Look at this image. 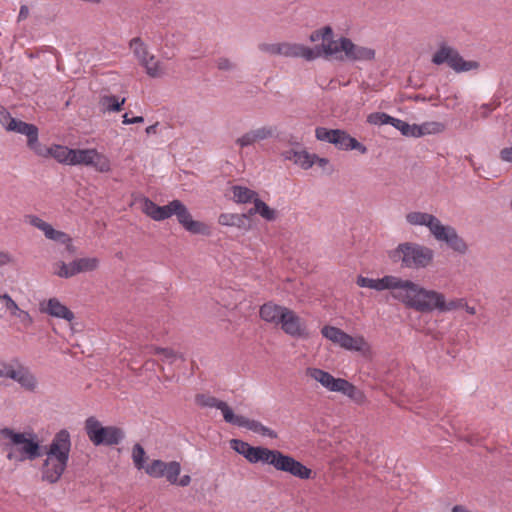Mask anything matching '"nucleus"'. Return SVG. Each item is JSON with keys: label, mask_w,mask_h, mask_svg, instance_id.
I'll return each mask as SVG.
<instances>
[{"label": "nucleus", "mask_w": 512, "mask_h": 512, "mask_svg": "<svg viewBox=\"0 0 512 512\" xmlns=\"http://www.w3.org/2000/svg\"><path fill=\"white\" fill-rule=\"evenodd\" d=\"M70 165L90 166L100 173H107L111 171L110 159L95 148L72 149Z\"/></svg>", "instance_id": "obj_14"}, {"label": "nucleus", "mask_w": 512, "mask_h": 512, "mask_svg": "<svg viewBox=\"0 0 512 512\" xmlns=\"http://www.w3.org/2000/svg\"><path fill=\"white\" fill-rule=\"evenodd\" d=\"M313 160L315 161V163H314V164H316V165L320 166V167H321V168H323V169H325V168H326V166H328V165H329V160H328V159H326V158H320V157H318V156H317V155H315V154H314V159H313Z\"/></svg>", "instance_id": "obj_52"}, {"label": "nucleus", "mask_w": 512, "mask_h": 512, "mask_svg": "<svg viewBox=\"0 0 512 512\" xmlns=\"http://www.w3.org/2000/svg\"><path fill=\"white\" fill-rule=\"evenodd\" d=\"M500 158L502 161L512 163V147L503 148L500 151Z\"/></svg>", "instance_id": "obj_49"}, {"label": "nucleus", "mask_w": 512, "mask_h": 512, "mask_svg": "<svg viewBox=\"0 0 512 512\" xmlns=\"http://www.w3.org/2000/svg\"><path fill=\"white\" fill-rule=\"evenodd\" d=\"M465 309L470 315L476 314L475 307L469 306L462 298L446 300L442 292L422 287L417 312L430 313L433 311L450 312L457 309Z\"/></svg>", "instance_id": "obj_8"}, {"label": "nucleus", "mask_w": 512, "mask_h": 512, "mask_svg": "<svg viewBox=\"0 0 512 512\" xmlns=\"http://www.w3.org/2000/svg\"><path fill=\"white\" fill-rule=\"evenodd\" d=\"M274 128L271 126H263L244 133L235 140V143L241 149L251 146L256 142L268 139L273 136Z\"/></svg>", "instance_id": "obj_24"}, {"label": "nucleus", "mask_w": 512, "mask_h": 512, "mask_svg": "<svg viewBox=\"0 0 512 512\" xmlns=\"http://www.w3.org/2000/svg\"><path fill=\"white\" fill-rule=\"evenodd\" d=\"M247 218V214L222 213L218 217V223L222 226L242 228Z\"/></svg>", "instance_id": "obj_34"}, {"label": "nucleus", "mask_w": 512, "mask_h": 512, "mask_svg": "<svg viewBox=\"0 0 512 512\" xmlns=\"http://www.w3.org/2000/svg\"><path fill=\"white\" fill-rule=\"evenodd\" d=\"M173 215L188 232L201 235L210 234V227L201 221L193 220L189 210L180 200L169 202V218Z\"/></svg>", "instance_id": "obj_16"}, {"label": "nucleus", "mask_w": 512, "mask_h": 512, "mask_svg": "<svg viewBox=\"0 0 512 512\" xmlns=\"http://www.w3.org/2000/svg\"><path fill=\"white\" fill-rule=\"evenodd\" d=\"M166 468V462L162 460H153L150 464L144 467L145 472L154 478L163 477V471Z\"/></svg>", "instance_id": "obj_38"}, {"label": "nucleus", "mask_w": 512, "mask_h": 512, "mask_svg": "<svg viewBox=\"0 0 512 512\" xmlns=\"http://www.w3.org/2000/svg\"><path fill=\"white\" fill-rule=\"evenodd\" d=\"M24 222L43 232L47 239L66 245L68 250L71 249V237L63 231L54 229L52 225L40 217L32 214L25 215Z\"/></svg>", "instance_id": "obj_17"}, {"label": "nucleus", "mask_w": 512, "mask_h": 512, "mask_svg": "<svg viewBox=\"0 0 512 512\" xmlns=\"http://www.w3.org/2000/svg\"><path fill=\"white\" fill-rule=\"evenodd\" d=\"M290 152L291 151H287L286 153H284V158L293 161V154H290Z\"/></svg>", "instance_id": "obj_58"}, {"label": "nucleus", "mask_w": 512, "mask_h": 512, "mask_svg": "<svg viewBox=\"0 0 512 512\" xmlns=\"http://www.w3.org/2000/svg\"><path fill=\"white\" fill-rule=\"evenodd\" d=\"M126 99H119L114 95H104L99 100V105L103 111L119 112L122 110Z\"/></svg>", "instance_id": "obj_33"}, {"label": "nucleus", "mask_w": 512, "mask_h": 512, "mask_svg": "<svg viewBox=\"0 0 512 512\" xmlns=\"http://www.w3.org/2000/svg\"><path fill=\"white\" fill-rule=\"evenodd\" d=\"M231 448L242 455L251 464H266L277 471L288 473L296 478L308 480L312 478V470L290 455L263 446H251L249 443L232 439Z\"/></svg>", "instance_id": "obj_1"}, {"label": "nucleus", "mask_w": 512, "mask_h": 512, "mask_svg": "<svg viewBox=\"0 0 512 512\" xmlns=\"http://www.w3.org/2000/svg\"><path fill=\"white\" fill-rule=\"evenodd\" d=\"M283 332L295 338H308L309 331L307 324L294 310L286 308L279 324Z\"/></svg>", "instance_id": "obj_18"}, {"label": "nucleus", "mask_w": 512, "mask_h": 512, "mask_svg": "<svg viewBox=\"0 0 512 512\" xmlns=\"http://www.w3.org/2000/svg\"><path fill=\"white\" fill-rule=\"evenodd\" d=\"M290 154H293V162L296 165H299L302 169L307 170V169L311 168L315 163V161L313 160L314 154H310L305 150H303V151L291 150Z\"/></svg>", "instance_id": "obj_35"}, {"label": "nucleus", "mask_w": 512, "mask_h": 512, "mask_svg": "<svg viewBox=\"0 0 512 512\" xmlns=\"http://www.w3.org/2000/svg\"><path fill=\"white\" fill-rule=\"evenodd\" d=\"M280 55L294 58L299 57L307 61H311L323 54L321 51V46L319 48L313 49L303 44L283 42L281 43Z\"/></svg>", "instance_id": "obj_21"}, {"label": "nucleus", "mask_w": 512, "mask_h": 512, "mask_svg": "<svg viewBox=\"0 0 512 512\" xmlns=\"http://www.w3.org/2000/svg\"><path fill=\"white\" fill-rule=\"evenodd\" d=\"M85 431L89 440L95 445L112 446L119 444L124 438L123 431L115 426H102L93 416L85 420Z\"/></svg>", "instance_id": "obj_11"}, {"label": "nucleus", "mask_w": 512, "mask_h": 512, "mask_svg": "<svg viewBox=\"0 0 512 512\" xmlns=\"http://www.w3.org/2000/svg\"><path fill=\"white\" fill-rule=\"evenodd\" d=\"M145 450L140 444H135L132 449V459L135 467L137 469H143L144 459H145Z\"/></svg>", "instance_id": "obj_40"}, {"label": "nucleus", "mask_w": 512, "mask_h": 512, "mask_svg": "<svg viewBox=\"0 0 512 512\" xmlns=\"http://www.w3.org/2000/svg\"><path fill=\"white\" fill-rule=\"evenodd\" d=\"M145 68L146 73L153 78H159L166 74L165 65L157 60L154 55H150L145 61L141 63Z\"/></svg>", "instance_id": "obj_30"}, {"label": "nucleus", "mask_w": 512, "mask_h": 512, "mask_svg": "<svg viewBox=\"0 0 512 512\" xmlns=\"http://www.w3.org/2000/svg\"><path fill=\"white\" fill-rule=\"evenodd\" d=\"M391 125L393 127H395L397 130H399L402 135L406 136V133H407V130H408V123L407 122H405L403 120H400V119H397V118H393V121H392Z\"/></svg>", "instance_id": "obj_46"}, {"label": "nucleus", "mask_w": 512, "mask_h": 512, "mask_svg": "<svg viewBox=\"0 0 512 512\" xmlns=\"http://www.w3.org/2000/svg\"><path fill=\"white\" fill-rule=\"evenodd\" d=\"M144 121L143 117L142 116H136V117H133V118H129L128 114L125 113L123 115V124L125 125H128V124H135V123H142Z\"/></svg>", "instance_id": "obj_50"}, {"label": "nucleus", "mask_w": 512, "mask_h": 512, "mask_svg": "<svg viewBox=\"0 0 512 512\" xmlns=\"http://www.w3.org/2000/svg\"><path fill=\"white\" fill-rule=\"evenodd\" d=\"M406 221L413 226H425L429 229L435 240L444 242L453 251L465 254L468 251L466 241L450 225H444L433 214L420 211H412L406 215Z\"/></svg>", "instance_id": "obj_6"}, {"label": "nucleus", "mask_w": 512, "mask_h": 512, "mask_svg": "<svg viewBox=\"0 0 512 512\" xmlns=\"http://www.w3.org/2000/svg\"><path fill=\"white\" fill-rule=\"evenodd\" d=\"M154 353L157 355H161L164 359L168 360L169 362H173L176 358V353L169 348H154Z\"/></svg>", "instance_id": "obj_42"}, {"label": "nucleus", "mask_w": 512, "mask_h": 512, "mask_svg": "<svg viewBox=\"0 0 512 512\" xmlns=\"http://www.w3.org/2000/svg\"><path fill=\"white\" fill-rule=\"evenodd\" d=\"M7 378L15 380L21 385V387L29 391H34L37 387V380L35 376L23 366L14 368L11 365Z\"/></svg>", "instance_id": "obj_26"}, {"label": "nucleus", "mask_w": 512, "mask_h": 512, "mask_svg": "<svg viewBox=\"0 0 512 512\" xmlns=\"http://www.w3.org/2000/svg\"><path fill=\"white\" fill-rule=\"evenodd\" d=\"M217 67L220 70H231L234 68V64L227 58H220L217 61Z\"/></svg>", "instance_id": "obj_48"}, {"label": "nucleus", "mask_w": 512, "mask_h": 512, "mask_svg": "<svg viewBox=\"0 0 512 512\" xmlns=\"http://www.w3.org/2000/svg\"><path fill=\"white\" fill-rule=\"evenodd\" d=\"M163 472V477H165L170 484H176L177 478L181 472L180 463L177 461L166 463V468H164Z\"/></svg>", "instance_id": "obj_37"}, {"label": "nucleus", "mask_w": 512, "mask_h": 512, "mask_svg": "<svg viewBox=\"0 0 512 512\" xmlns=\"http://www.w3.org/2000/svg\"><path fill=\"white\" fill-rule=\"evenodd\" d=\"M24 310L20 309V308H17V310H15L14 312L11 313L12 316L14 317H18L19 316V313H22Z\"/></svg>", "instance_id": "obj_59"}, {"label": "nucleus", "mask_w": 512, "mask_h": 512, "mask_svg": "<svg viewBox=\"0 0 512 512\" xmlns=\"http://www.w3.org/2000/svg\"><path fill=\"white\" fill-rule=\"evenodd\" d=\"M310 40L312 42L322 41L321 51L325 58L350 62H367L375 59L376 52L371 47L356 44L347 37L334 40L333 30L330 26L313 31Z\"/></svg>", "instance_id": "obj_2"}, {"label": "nucleus", "mask_w": 512, "mask_h": 512, "mask_svg": "<svg viewBox=\"0 0 512 512\" xmlns=\"http://www.w3.org/2000/svg\"><path fill=\"white\" fill-rule=\"evenodd\" d=\"M356 284L359 287L370 288L376 291L390 290L393 299L402 303L406 308L415 311H417L423 287L416 282L393 275H386L379 279L358 276Z\"/></svg>", "instance_id": "obj_4"}, {"label": "nucleus", "mask_w": 512, "mask_h": 512, "mask_svg": "<svg viewBox=\"0 0 512 512\" xmlns=\"http://www.w3.org/2000/svg\"><path fill=\"white\" fill-rule=\"evenodd\" d=\"M0 446L6 458L12 462L33 461L42 454L37 434L33 431L19 432L12 428L0 429Z\"/></svg>", "instance_id": "obj_5"}, {"label": "nucleus", "mask_w": 512, "mask_h": 512, "mask_svg": "<svg viewBox=\"0 0 512 512\" xmlns=\"http://www.w3.org/2000/svg\"><path fill=\"white\" fill-rule=\"evenodd\" d=\"M17 319L25 328H29L33 324V318L25 310L22 313H19Z\"/></svg>", "instance_id": "obj_45"}, {"label": "nucleus", "mask_w": 512, "mask_h": 512, "mask_svg": "<svg viewBox=\"0 0 512 512\" xmlns=\"http://www.w3.org/2000/svg\"><path fill=\"white\" fill-rule=\"evenodd\" d=\"M157 127H158V123H155V124H153V125L148 126V127L146 128V133H147L148 135H150V134H156V132H157Z\"/></svg>", "instance_id": "obj_57"}, {"label": "nucleus", "mask_w": 512, "mask_h": 512, "mask_svg": "<svg viewBox=\"0 0 512 512\" xmlns=\"http://www.w3.org/2000/svg\"><path fill=\"white\" fill-rule=\"evenodd\" d=\"M191 482V478L189 475H184L182 476L181 478H177V482L175 485H179L181 487H186L190 484Z\"/></svg>", "instance_id": "obj_53"}, {"label": "nucleus", "mask_w": 512, "mask_h": 512, "mask_svg": "<svg viewBox=\"0 0 512 512\" xmlns=\"http://www.w3.org/2000/svg\"><path fill=\"white\" fill-rule=\"evenodd\" d=\"M0 300L5 302V307L10 314L19 308L17 303L8 294L0 296Z\"/></svg>", "instance_id": "obj_44"}, {"label": "nucleus", "mask_w": 512, "mask_h": 512, "mask_svg": "<svg viewBox=\"0 0 512 512\" xmlns=\"http://www.w3.org/2000/svg\"><path fill=\"white\" fill-rule=\"evenodd\" d=\"M195 402L201 407L217 408L222 412L224 420L228 423L233 415V410L224 401L217 399L209 394H197Z\"/></svg>", "instance_id": "obj_25"}, {"label": "nucleus", "mask_w": 512, "mask_h": 512, "mask_svg": "<svg viewBox=\"0 0 512 512\" xmlns=\"http://www.w3.org/2000/svg\"><path fill=\"white\" fill-rule=\"evenodd\" d=\"M7 131L25 135L27 137V146L32 151L39 144L38 128L33 124L14 118L13 121H10Z\"/></svg>", "instance_id": "obj_23"}, {"label": "nucleus", "mask_w": 512, "mask_h": 512, "mask_svg": "<svg viewBox=\"0 0 512 512\" xmlns=\"http://www.w3.org/2000/svg\"><path fill=\"white\" fill-rule=\"evenodd\" d=\"M393 118L394 117L383 112H374L367 116V122L372 125H391Z\"/></svg>", "instance_id": "obj_39"}, {"label": "nucleus", "mask_w": 512, "mask_h": 512, "mask_svg": "<svg viewBox=\"0 0 512 512\" xmlns=\"http://www.w3.org/2000/svg\"><path fill=\"white\" fill-rule=\"evenodd\" d=\"M238 427L246 428L254 433L270 438H276L277 434L274 430L267 426H264L261 422L253 419H249L242 415H235L233 413L231 420L228 422Z\"/></svg>", "instance_id": "obj_22"}, {"label": "nucleus", "mask_w": 512, "mask_h": 512, "mask_svg": "<svg viewBox=\"0 0 512 512\" xmlns=\"http://www.w3.org/2000/svg\"><path fill=\"white\" fill-rule=\"evenodd\" d=\"M14 262L13 255L8 251H0V267L10 265Z\"/></svg>", "instance_id": "obj_47"}, {"label": "nucleus", "mask_w": 512, "mask_h": 512, "mask_svg": "<svg viewBox=\"0 0 512 512\" xmlns=\"http://www.w3.org/2000/svg\"><path fill=\"white\" fill-rule=\"evenodd\" d=\"M129 48L133 52L135 58L139 61L140 64L151 55L147 45L140 37L132 38L129 41Z\"/></svg>", "instance_id": "obj_32"}, {"label": "nucleus", "mask_w": 512, "mask_h": 512, "mask_svg": "<svg viewBox=\"0 0 512 512\" xmlns=\"http://www.w3.org/2000/svg\"><path fill=\"white\" fill-rule=\"evenodd\" d=\"M99 263L97 257L77 258L70 263L59 261L53 265V273L61 278H71L80 273L95 271Z\"/></svg>", "instance_id": "obj_15"}, {"label": "nucleus", "mask_w": 512, "mask_h": 512, "mask_svg": "<svg viewBox=\"0 0 512 512\" xmlns=\"http://www.w3.org/2000/svg\"><path fill=\"white\" fill-rule=\"evenodd\" d=\"M71 449L72 441L69 431L61 429L42 449L43 460L39 471L43 482L56 484L60 481L68 468Z\"/></svg>", "instance_id": "obj_3"}, {"label": "nucleus", "mask_w": 512, "mask_h": 512, "mask_svg": "<svg viewBox=\"0 0 512 512\" xmlns=\"http://www.w3.org/2000/svg\"><path fill=\"white\" fill-rule=\"evenodd\" d=\"M431 61L435 65L447 64L456 73L469 72L477 70L480 67L479 62L474 60H465L454 47L446 42H441L437 50L432 55Z\"/></svg>", "instance_id": "obj_10"}, {"label": "nucleus", "mask_w": 512, "mask_h": 512, "mask_svg": "<svg viewBox=\"0 0 512 512\" xmlns=\"http://www.w3.org/2000/svg\"><path fill=\"white\" fill-rule=\"evenodd\" d=\"M33 152L42 158H53L57 162L65 165L71 164L72 149L67 146L54 144L46 146L39 142Z\"/></svg>", "instance_id": "obj_20"}, {"label": "nucleus", "mask_w": 512, "mask_h": 512, "mask_svg": "<svg viewBox=\"0 0 512 512\" xmlns=\"http://www.w3.org/2000/svg\"><path fill=\"white\" fill-rule=\"evenodd\" d=\"M286 308L285 306L269 301L260 307L259 316L263 321L279 326Z\"/></svg>", "instance_id": "obj_27"}, {"label": "nucleus", "mask_w": 512, "mask_h": 512, "mask_svg": "<svg viewBox=\"0 0 512 512\" xmlns=\"http://www.w3.org/2000/svg\"><path fill=\"white\" fill-rule=\"evenodd\" d=\"M305 375L320 384L326 391L340 393L356 405L361 406L367 402L364 391L344 378L334 377L331 373L317 367L306 368Z\"/></svg>", "instance_id": "obj_7"}, {"label": "nucleus", "mask_w": 512, "mask_h": 512, "mask_svg": "<svg viewBox=\"0 0 512 512\" xmlns=\"http://www.w3.org/2000/svg\"><path fill=\"white\" fill-rule=\"evenodd\" d=\"M281 43H261L259 49L271 55H280Z\"/></svg>", "instance_id": "obj_41"}, {"label": "nucleus", "mask_w": 512, "mask_h": 512, "mask_svg": "<svg viewBox=\"0 0 512 512\" xmlns=\"http://www.w3.org/2000/svg\"><path fill=\"white\" fill-rule=\"evenodd\" d=\"M13 117L8 110L0 105V124L7 130L9 128L10 121H13Z\"/></svg>", "instance_id": "obj_43"}, {"label": "nucleus", "mask_w": 512, "mask_h": 512, "mask_svg": "<svg viewBox=\"0 0 512 512\" xmlns=\"http://www.w3.org/2000/svg\"><path fill=\"white\" fill-rule=\"evenodd\" d=\"M254 214H259L267 221H274L277 217L276 210L269 207L265 202L260 200L259 197L254 202V207L251 208L247 213L248 217Z\"/></svg>", "instance_id": "obj_31"}, {"label": "nucleus", "mask_w": 512, "mask_h": 512, "mask_svg": "<svg viewBox=\"0 0 512 512\" xmlns=\"http://www.w3.org/2000/svg\"><path fill=\"white\" fill-rule=\"evenodd\" d=\"M406 137H419V125L418 124H409L408 123V130L406 133Z\"/></svg>", "instance_id": "obj_51"}, {"label": "nucleus", "mask_w": 512, "mask_h": 512, "mask_svg": "<svg viewBox=\"0 0 512 512\" xmlns=\"http://www.w3.org/2000/svg\"><path fill=\"white\" fill-rule=\"evenodd\" d=\"M446 126L439 121H427L419 125V137L442 133Z\"/></svg>", "instance_id": "obj_36"}, {"label": "nucleus", "mask_w": 512, "mask_h": 512, "mask_svg": "<svg viewBox=\"0 0 512 512\" xmlns=\"http://www.w3.org/2000/svg\"><path fill=\"white\" fill-rule=\"evenodd\" d=\"M29 15V9L27 6L22 5L18 14V21L25 20Z\"/></svg>", "instance_id": "obj_54"}, {"label": "nucleus", "mask_w": 512, "mask_h": 512, "mask_svg": "<svg viewBox=\"0 0 512 512\" xmlns=\"http://www.w3.org/2000/svg\"><path fill=\"white\" fill-rule=\"evenodd\" d=\"M315 136L320 141L334 144L341 150H357L361 154L367 153V148L357 139L350 136L347 132L340 129H327L318 127L315 130Z\"/></svg>", "instance_id": "obj_13"}, {"label": "nucleus", "mask_w": 512, "mask_h": 512, "mask_svg": "<svg viewBox=\"0 0 512 512\" xmlns=\"http://www.w3.org/2000/svg\"><path fill=\"white\" fill-rule=\"evenodd\" d=\"M321 334L333 344L348 351H356L365 354L371 349L369 343L362 335L351 336L335 326H323L321 328Z\"/></svg>", "instance_id": "obj_12"}, {"label": "nucleus", "mask_w": 512, "mask_h": 512, "mask_svg": "<svg viewBox=\"0 0 512 512\" xmlns=\"http://www.w3.org/2000/svg\"><path fill=\"white\" fill-rule=\"evenodd\" d=\"M393 261H400L405 268L419 269L429 266L434 258V252L431 248L406 242L399 244L396 249L390 253Z\"/></svg>", "instance_id": "obj_9"}, {"label": "nucleus", "mask_w": 512, "mask_h": 512, "mask_svg": "<svg viewBox=\"0 0 512 512\" xmlns=\"http://www.w3.org/2000/svg\"><path fill=\"white\" fill-rule=\"evenodd\" d=\"M481 109L483 110L482 116L487 117L495 109V107H492L490 104H484L482 105Z\"/></svg>", "instance_id": "obj_56"}, {"label": "nucleus", "mask_w": 512, "mask_h": 512, "mask_svg": "<svg viewBox=\"0 0 512 512\" xmlns=\"http://www.w3.org/2000/svg\"><path fill=\"white\" fill-rule=\"evenodd\" d=\"M10 366L9 364L0 362V377H8Z\"/></svg>", "instance_id": "obj_55"}, {"label": "nucleus", "mask_w": 512, "mask_h": 512, "mask_svg": "<svg viewBox=\"0 0 512 512\" xmlns=\"http://www.w3.org/2000/svg\"><path fill=\"white\" fill-rule=\"evenodd\" d=\"M232 198L236 203L246 204L253 203L258 198V193L248 187L234 185L231 188Z\"/></svg>", "instance_id": "obj_29"}, {"label": "nucleus", "mask_w": 512, "mask_h": 512, "mask_svg": "<svg viewBox=\"0 0 512 512\" xmlns=\"http://www.w3.org/2000/svg\"><path fill=\"white\" fill-rule=\"evenodd\" d=\"M39 311L42 314L49 315L53 318L63 319L72 322L75 318L74 313L58 298L51 297L39 303Z\"/></svg>", "instance_id": "obj_19"}, {"label": "nucleus", "mask_w": 512, "mask_h": 512, "mask_svg": "<svg viewBox=\"0 0 512 512\" xmlns=\"http://www.w3.org/2000/svg\"><path fill=\"white\" fill-rule=\"evenodd\" d=\"M142 211L155 221H163L169 218V203L164 206H158L149 198H144Z\"/></svg>", "instance_id": "obj_28"}]
</instances>
